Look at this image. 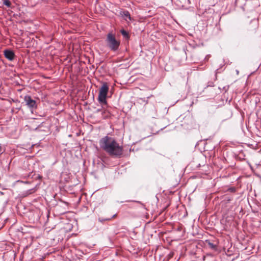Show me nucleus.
Returning a JSON list of instances; mask_svg holds the SVG:
<instances>
[{"label":"nucleus","mask_w":261,"mask_h":261,"mask_svg":"<svg viewBox=\"0 0 261 261\" xmlns=\"http://www.w3.org/2000/svg\"><path fill=\"white\" fill-rule=\"evenodd\" d=\"M121 33L122 35L125 37H128V35L126 31H124V30H122L121 31Z\"/></svg>","instance_id":"9"},{"label":"nucleus","mask_w":261,"mask_h":261,"mask_svg":"<svg viewBox=\"0 0 261 261\" xmlns=\"http://www.w3.org/2000/svg\"><path fill=\"white\" fill-rule=\"evenodd\" d=\"M100 148L109 155L114 158H121L123 154L122 146L113 137L105 136L99 141Z\"/></svg>","instance_id":"1"},{"label":"nucleus","mask_w":261,"mask_h":261,"mask_svg":"<svg viewBox=\"0 0 261 261\" xmlns=\"http://www.w3.org/2000/svg\"><path fill=\"white\" fill-rule=\"evenodd\" d=\"M205 244L207 245V246L209 248H211L212 249L214 250L217 249V245L211 242L210 241L206 240Z\"/></svg>","instance_id":"6"},{"label":"nucleus","mask_w":261,"mask_h":261,"mask_svg":"<svg viewBox=\"0 0 261 261\" xmlns=\"http://www.w3.org/2000/svg\"><path fill=\"white\" fill-rule=\"evenodd\" d=\"M100 110L99 109L97 110V112H99Z\"/></svg>","instance_id":"11"},{"label":"nucleus","mask_w":261,"mask_h":261,"mask_svg":"<svg viewBox=\"0 0 261 261\" xmlns=\"http://www.w3.org/2000/svg\"><path fill=\"white\" fill-rule=\"evenodd\" d=\"M5 57L10 61H13L15 57L13 51L10 49H5L4 50Z\"/></svg>","instance_id":"5"},{"label":"nucleus","mask_w":261,"mask_h":261,"mask_svg":"<svg viewBox=\"0 0 261 261\" xmlns=\"http://www.w3.org/2000/svg\"><path fill=\"white\" fill-rule=\"evenodd\" d=\"M107 46L112 51H116L119 46L120 42L117 40L115 35L112 33H109L106 40Z\"/></svg>","instance_id":"2"},{"label":"nucleus","mask_w":261,"mask_h":261,"mask_svg":"<svg viewBox=\"0 0 261 261\" xmlns=\"http://www.w3.org/2000/svg\"><path fill=\"white\" fill-rule=\"evenodd\" d=\"M4 4L8 7H11V3L9 0H4Z\"/></svg>","instance_id":"8"},{"label":"nucleus","mask_w":261,"mask_h":261,"mask_svg":"<svg viewBox=\"0 0 261 261\" xmlns=\"http://www.w3.org/2000/svg\"><path fill=\"white\" fill-rule=\"evenodd\" d=\"M109 86L107 83H103L99 89L98 100L101 105H107L106 98L109 91Z\"/></svg>","instance_id":"3"},{"label":"nucleus","mask_w":261,"mask_h":261,"mask_svg":"<svg viewBox=\"0 0 261 261\" xmlns=\"http://www.w3.org/2000/svg\"><path fill=\"white\" fill-rule=\"evenodd\" d=\"M124 17L128 18L129 20L131 19L130 15L128 11H124L122 14Z\"/></svg>","instance_id":"7"},{"label":"nucleus","mask_w":261,"mask_h":261,"mask_svg":"<svg viewBox=\"0 0 261 261\" xmlns=\"http://www.w3.org/2000/svg\"><path fill=\"white\" fill-rule=\"evenodd\" d=\"M34 190L33 189H31V190H30L28 192H27V194H31V193H33V192H34Z\"/></svg>","instance_id":"10"},{"label":"nucleus","mask_w":261,"mask_h":261,"mask_svg":"<svg viewBox=\"0 0 261 261\" xmlns=\"http://www.w3.org/2000/svg\"><path fill=\"white\" fill-rule=\"evenodd\" d=\"M24 101L27 105L31 108H36V102L32 99L30 96H25L24 98Z\"/></svg>","instance_id":"4"}]
</instances>
